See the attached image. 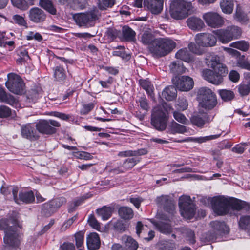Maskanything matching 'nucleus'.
I'll use <instances>...</instances> for the list:
<instances>
[{
    "mask_svg": "<svg viewBox=\"0 0 250 250\" xmlns=\"http://www.w3.org/2000/svg\"><path fill=\"white\" fill-rule=\"evenodd\" d=\"M206 63L212 69H204L202 72L203 78L214 85L221 84L228 73L227 66L221 62L220 57L214 54L208 56Z\"/></svg>",
    "mask_w": 250,
    "mask_h": 250,
    "instance_id": "obj_1",
    "label": "nucleus"
},
{
    "mask_svg": "<svg viewBox=\"0 0 250 250\" xmlns=\"http://www.w3.org/2000/svg\"><path fill=\"white\" fill-rule=\"evenodd\" d=\"M211 204L215 213L219 215L229 212L230 208L234 210H246L250 208V205L246 202L234 198H227L224 196H218L211 199Z\"/></svg>",
    "mask_w": 250,
    "mask_h": 250,
    "instance_id": "obj_2",
    "label": "nucleus"
},
{
    "mask_svg": "<svg viewBox=\"0 0 250 250\" xmlns=\"http://www.w3.org/2000/svg\"><path fill=\"white\" fill-rule=\"evenodd\" d=\"M176 45V42L170 38H157L150 45L149 51L154 56L163 57L169 53Z\"/></svg>",
    "mask_w": 250,
    "mask_h": 250,
    "instance_id": "obj_3",
    "label": "nucleus"
},
{
    "mask_svg": "<svg viewBox=\"0 0 250 250\" xmlns=\"http://www.w3.org/2000/svg\"><path fill=\"white\" fill-rule=\"evenodd\" d=\"M8 220H0V229L4 231V242L8 247L12 248H18L20 245L21 235L15 229L8 226Z\"/></svg>",
    "mask_w": 250,
    "mask_h": 250,
    "instance_id": "obj_4",
    "label": "nucleus"
},
{
    "mask_svg": "<svg viewBox=\"0 0 250 250\" xmlns=\"http://www.w3.org/2000/svg\"><path fill=\"white\" fill-rule=\"evenodd\" d=\"M197 99L199 105L206 110L213 109L217 104L216 95L207 87H203L198 89Z\"/></svg>",
    "mask_w": 250,
    "mask_h": 250,
    "instance_id": "obj_5",
    "label": "nucleus"
},
{
    "mask_svg": "<svg viewBox=\"0 0 250 250\" xmlns=\"http://www.w3.org/2000/svg\"><path fill=\"white\" fill-rule=\"evenodd\" d=\"M191 2H187L184 0H174L170 5L171 16L176 20L184 18L191 8Z\"/></svg>",
    "mask_w": 250,
    "mask_h": 250,
    "instance_id": "obj_6",
    "label": "nucleus"
},
{
    "mask_svg": "<svg viewBox=\"0 0 250 250\" xmlns=\"http://www.w3.org/2000/svg\"><path fill=\"white\" fill-rule=\"evenodd\" d=\"M175 212L174 205L171 204L169 208H166V212L163 214L161 218V221L156 224L158 230L162 233L169 234L171 232V228L169 224L173 219Z\"/></svg>",
    "mask_w": 250,
    "mask_h": 250,
    "instance_id": "obj_7",
    "label": "nucleus"
},
{
    "mask_svg": "<svg viewBox=\"0 0 250 250\" xmlns=\"http://www.w3.org/2000/svg\"><path fill=\"white\" fill-rule=\"evenodd\" d=\"M179 206L181 214L183 217L187 219H190L193 217L195 213V205L189 196H181L179 199Z\"/></svg>",
    "mask_w": 250,
    "mask_h": 250,
    "instance_id": "obj_8",
    "label": "nucleus"
},
{
    "mask_svg": "<svg viewBox=\"0 0 250 250\" xmlns=\"http://www.w3.org/2000/svg\"><path fill=\"white\" fill-rule=\"evenodd\" d=\"M7 77L6 86L10 91L16 94H22L24 93V84L20 76L11 73L8 74Z\"/></svg>",
    "mask_w": 250,
    "mask_h": 250,
    "instance_id": "obj_9",
    "label": "nucleus"
},
{
    "mask_svg": "<svg viewBox=\"0 0 250 250\" xmlns=\"http://www.w3.org/2000/svg\"><path fill=\"white\" fill-rule=\"evenodd\" d=\"M73 18L76 23L80 26H92L94 21L98 19V11L94 10L76 14Z\"/></svg>",
    "mask_w": 250,
    "mask_h": 250,
    "instance_id": "obj_10",
    "label": "nucleus"
},
{
    "mask_svg": "<svg viewBox=\"0 0 250 250\" xmlns=\"http://www.w3.org/2000/svg\"><path fill=\"white\" fill-rule=\"evenodd\" d=\"M61 124L54 120H41L36 125V129L40 132L45 134H51L56 132L54 127H59Z\"/></svg>",
    "mask_w": 250,
    "mask_h": 250,
    "instance_id": "obj_11",
    "label": "nucleus"
},
{
    "mask_svg": "<svg viewBox=\"0 0 250 250\" xmlns=\"http://www.w3.org/2000/svg\"><path fill=\"white\" fill-rule=\"evenodd\" d=\"M172 81L177 88L183 91H189L194 85L193 79L187 76H175L172 79Z\"/></svg>",
    "mask_w": 250,
    "mask_h": 250,
    "instance_id": "obj_12",
    "label": "nucleus"
},
{
    "mask_svg": "<svg viewBox=\"0 0 250 250\" xmlns=\"http://www.w3.org/2000/svg\"><path fill=\"white\" fill-rule=\"evenodd\" d=\"M195 41L198 45L203 47L214 46L217 42L216 37L208 33L197 34L195 37Z\"/></svg>",
    "mask_w": 250,
    "mask_h": 250,
    "instance_id": "obj_13",
    "label": "nucleus"
},
{
    "mask_svg": "<svg viewBox=\"0 0 250 250\" xmlns=\"http://www.w3.org/2000/svg\"><path fill=\"white\" fill-rule=\"evenodd\" d=\"M203 19L208 26L213 28L221 27L224 23L223 18L214 12H208L204 14Z\"/></svg>",
    "mask_w": 250,
    "mask_h": 250,
    "instance_id": "obj_14",
    "label": "nucleus"
},
{
    "mask_svg": "<svg viewBox=\"0 0 250 250\" xmlns=\"http://www.w3.org/2000/svg\"><path fill=\"white\" fill-rule=\"evenodd\" d=\"M166 114L162 111H159L158 108L153 110L151 118L152 125L158 130H163L166 127Z\"/></svg>",
    "mask_w": 250,
    "mask_h": 250,
    "instance_id": "obj_15",
    "label": "nucleus"
},
{
    "mask_svg": "<svg viewBox=\"0 0 250 250\" xmlns=\"http://www.w3.org/2000/svg\"><path fill=\"white\" fill-rule=\"evenodd\" d=\"M18 192V187H14L12 189V194L14 199L17 204H20L21 201L25 203H31L35 200L34 195L32 191H21L20 192L19 198L17 196Z\"/></svg>",
    "mask_w": 250,
    "mask_h": 250,
    "instance_id": "obj_16",
    "label": "nucleus"
},
{
    "mask_svg": "<svg viewBox=\"0 0 250 250\" xmlns=\"http://www.w3.org/2000/svg\"><path fill=\"white\" fill-rule=\"evenodd\" d=\"M164 0H145V6L153 14H158L163 8Z\"/></svg>",
    "mask_w": 250,
    "mask_h": 250,
    "instance_id": "obj_17",
    "label": "nucleus"
},
{
    "mask_svg": "<svg viewBox=\"0 0 250 250\" xmlns=\"http://www.w3.org/2000/svg\"><path fill=\"white\" fill-rule=\"evenodd\" d=\"M29 18L35 23L43 21L46 18L45 13L38 7H33L29 11Z\"/></svg>",
    "mask_w": 250,
    "mask_h": 250,
    "instance_id": "obj_18",
    "label": "nucleus"
},
{
    "mask_svg": "<svg viewBox=\"0 0 250 250\" xmlns=\"http://www.w3.org/2000/svg\"><path fill=\"white\" fill-rule=\"evenodd\" d=\"M86 245L89 250L99 249L101 245L99 235L96 232L89 234L86 237Z\"/></svg>",
    "mask_w": 250,
    "mask_h": 250,
    "instance_id": "obj_19",
    "label": "nucleus"
},
{
    "mask_svg": "<svg viewBox=\"0 0 250 250\" xmlns=\"http://www.w3.org/2000/svg\"><path fill=\"white\" fill-rule=\"evenodd\" d=\"M34 125L32 124H27L21 127V134L22 137L33 139L36 137V130L34 128Z\"/></svg>",
    "mask_w": 250,
    "mask_h": 250,
    "instance_id": "obj_20",
    "label": "nucleus"
},
{
    "mask_svg": "<svg viewBox=\"0 0 250 250\" xmlns=\"http://www.w3.org/2000/svg\"><path fill=\"white\" fill-rule=\"evenodd\" d=\"M187 23L188 27L193 31H200L204 26L203 21L200 18L194 16L188 18Z\"/></svg>",
    "mask_w": 250,
    "mask_h": 250,
    "instance_id": "obj_21",
    "label": "nucleus"
},
{
    "mask_svg": "<svg viewBox=\"0 0 250 250\" xmlns=\"http://www.w3.org/2000/svg\"><path fill=\"white\" fill-rule=\"evenodd\" d=\"M168 132L172 134H186L189 131L188 128L186 126L178 124L174 121H172L168 125Z\"/></svg>",
    "mask_w": 250,
    "mask_h": 250,
    "instance_id": "obj_22",
    "label": "nucleus"
},
{
    "mask_svg": "<svg viewBox=\"0 0 250 250\" xmlns=\"http://www.w3.org/2000/svg\"><path fill=\"white\" fill-rule=\"evenodd\" d=\"M210 225L216 235L228 233L229 230V228L223 222L212 221L211 222Z\"/></svg>",
    "mask_w": 250,
    "mask_h": 250,
    "instance_id": "obj_23",
    "label": "nucleus"
},
{
    "mask_svg": "<svg viewBox=\"0 0 250 250\" xmlns=\"http://www.w3.org/2000/svg\"><path fill=\"white\" fill-rule=\"evenodd\" d=\"M121 240L125 245V250H137L138 248L137 242L129 236L124 235Z\"/></svg>",
    "mask_w": 250,
    "mask_h": 250,
    "instance_id": "obj_24",
    "label": "nucleus"
},
{
    "mask_svg": "<svg viewBox=\"0 0 250 250\" xmlns=\"http://www.w3.org/2000/svg\"><path fill=\"white\" fill-rule=\"evenodd\" d=\"M213 33L218 37L219 41L223 43H227L232 40V36L228 27L226 29H218L214 31Z\"/></svg>",
    "mask_w": 250,
    "mask_h": 250,
    "instance_id": "obj_25",
    "label": "nucleus"
},
{
    "mask_svg": "<svg viewBox=\"0 0 250 250\" xmlns=\"http://www.w3.org/2000/svg\"><path fill=\"white\" fill-rule=\"evenodd\" d=\"M220 135H212L210 136H207L204 137H188L181 140H175V142L182 143L188 141L195 142L198 143H202L206 142L208 141L213 140L218 138Z\"/></svg>",
    "mask_w": 250,
    "mask_h": 250,
    "instance_id": "obj_26",
    "label": "nucleus"
},
{
    "mask_svg": "<svg viewBox=\"0 0 250 250\" xmlns=\"http://www.w3.org/2000/svg\"><path fill=\"white\" fill-rule=\"evenodd\" d=\"M176 58L188 63H191L194 61L193 56L190 54L187 48L179 50L175 54Z\"/></svg>",
    "mask_w": 250,
    "mask_h": 250,
    "instance_id": "obj_27",
    "label": "nucleus"
},
{
    "mask_svg": "<svg viewBox=\"0 0 250 250\" xmlns=\"http://www.w3.org/2000/svg\"><path fill=\"white\" fill-rule=\"evenodd\" d=\"M162 96L167 101H172L177 97L176 88L173 86H167L162 91Z\"/></svg>",
    "mask_w": 250,
    "mask_h": 250,
    "instance_id": "obj_28",
    "label": "nucleus"
},
{
    "mask_svg": "<svg viewBox=\"0 0 250 250\" xmlns=\"http://www.w3.org/2000/svg\"><path fill=\"white\" fill-rule=\"evenodd\" d=\"M54 77L55 80L59 82H63L66 78V72L64 68L61 65L55 67L54 69Z\"/></svg>",
    "mask_w": 250,
    "mask_h": 250,
    "instance_id": "obj_29",
    "label": "nucleus"
},
{
    "mask_svg": "<svg viewBox=\"0 0 250 250\" xmlns=\"http://www.w3.org/2000/svg\"><path fill=\"white\" fill-rule=\"evenodd\" d=\"M220 6L223 13L229 14L233 11L234 2L233 0H221Z\"/></svg>",
    "mask_w": 250,
    "mask_h": 250,
    "instance_id": "obj_30",
    "label": "nucleus"
},
{
    "mask_svg": "<svg viewBox=\"0 0 250 250\" xmlns=\"http://www.w3.org/2000/svg\"><path fill=\"white\" fill-rule=\"evenodd\" d=\"M147 150L145 149H141L136 151L126 150L121 151L118 153V156L120 157L137 156H141L146 154Z\"/></svg>",
    "mask_w": 250,
    "mask_h": 250,
    "instance_id": "obj_31",
    "label": "nucleus"
},
{
    "mask_svg": "<svg viewBox=\"0 0 250 250\" xmlns=\"http://www.w3.org/2000/svg\"><path fill=\"white\" fill-rule=\"evenodd\" d=\"M118 213L119 216L125 220H129L133 216L132 209L127 207H121L119 209Z\"/></svg>",
    "mask_w": 250,
    "mask_h": 250,
    "instance_id": "obj_32",
    "label": "nucleus"
},
{
    "mask_svg": "<svg viewBox=\"0 0 250 250\" xmlns=\"http://www.w3.org/2000/svg\"><path fill=\"white\" fill-rule=\"evenodd\" d=\"M96 212L98 216L100 217L102 220H106L111 216L112 208L110 207H104L97 209Z\"/></svg>",
    "mask_w": 250,
    "mask_h": 250,
    "instance_id": "obj_33",
    "label": "nucleus"
},
{
    "mask_svg": "<svg viewBox=\"0 0 250 250\" xmlns=\"http://www.w3.org/2000/svg\"><path fill=\"white\" fill-rule=\"evenodd\" d=\"M139 83L142 87L147 92L148 96H149L151 98L153 99L154 87L150 82L146 80H141L139 82Z\"/></svg>",
    "mask_w": 250,
    "mask_h": 250,
    "instance_id": "obj_34",
    "label": "nucleus"
},
{
    "mask_svg": "<svg viewBox=\"0 0 250 250\" xmlns=\"http://www.w3.org/2000/svg\"><path fill=\"white\" fill-rule=\"evenodd\" d=\"M40 5L49 13L55 15L56 13V8L52 2L49 0H40Z\"/></svg>",
    "mask_w": 250,
    "mask_h": 250,
    "instance_id": "obj_35",
    "label": "nucleus"
},
{
    "mask_svg": "<svg viewBox=\"0 0 250 250\" xmlns=\"http://www.w3.org/2000/svg\"><path fill=\"white\" fill-rule=\"evenodd\" d=\"M238 223L239 227L247 230L250 235V216L245 215L241 217Z\"/></svg>",
    "mask_w": 250,
    "mask_h": 250,
    "instance_id": "obj_36",
    "label": "nucleus"
},
{
    "mask_svg": "<svg viewBox=\"0 0 250 250\" xmlns=\"http://www.w3.org/2000/svg\"><path fill=\"white\" fill-rule=\"evenodd\" d=\"M124 39L127 41H133L135 37V32L130 27L124 26L122 29Z\"/></svg>",
    "mask_w": 250,
    "mask_h": 250,
    "instance_id": "obj_37",
    "label": "nucleus"
},
{
    "mask_svg": "<svg viewBox=\"0 0 250 250\" xmlns=\"http://www.w3.org/2000/svg\"><path fill=\"white\" fill-rule=\"evenodd\" d=\"M171 72L175 74L185 73L187 69L182 63L179 62H173L169 65Z\"/></svg>",
    "mask_w": 250,
    "mask_h": 250,
    "instance_id": "obj_38",
    "label": "nucleus"
},
{
    "mask_svg": "<svg viewBox=\"0 0 250 250\" xmlns=\"http://www.w3.org/2000/svg\"><path fill=\"white\" fill-rule=\"evenodd\" d=\"M180 110H174L173 111V116L175 120L178 122L184 124L188 125L189 121L185 115L180 112Z\"/></svg>",
    "mask_w": 250,
    "mask_h": 250,
    "instance_id": "obj_39",
    "label": "nucleus"
},
{
    "mask_svg": "<svg viewBox=\"0 0 250 250\" xmlns=\"http://www.w3.org/2000/svg\"><path fill=\"white\" fill-rule=\"evenodd\" d=\"M229 46L243 51H246L249 47V43L245 41H239L232 42Z\"/></svg>",
    "mask_w": 250,
    "mask_h": 250,
    "instance_id": "obj_40",
    "label": "nucleus"
},
{
    "mask_svg": "<svg viewBox=\"0 0 250 250\" xmlns=\"http://www.w3.org/2000/svg\"><path fill=\"white\" fill-rule=\"evenodd\" d=\"M219 93L221 98L225 101H230L234 97V94L231 90L222 89L219 91Z\"/></svg>",
    "mask_w": 250,
    "mask_h": 250,
    "instance_id": "obj_41",
    "label": "nucleus"
},
{
    "mask_svg": "<svg viewBox=\"0 0 250 250\" xmlns=\"http://www.w3.org/2000/svg\"><path fill=\"white\" fill-rule=\"evenodd\" d=\"M65 202V199L63 197L55 199L50 202L49 208L51 209H57L60 208Z\"/></svg>",
    "mask_w": 250,
    "mask_h": 250,
    "instance_id": "obj_42",
    "label": "nucleus"
},
{
    "mask_svg": "<svg viewBox=\"0 0 250 250\" xmlns=\"http://www.w3.org/2000/svg\"><path fill=\"white\" fill-rule=\"evenodd\" d=\"M140 162L139 158H132L125 160L123 163V167L126 169L132 168L135 165Z\"/></svg>",
    "mask_w": 250,
    "mask_h": 250,
    "instance_id": "obj_43",
    "label": "nucleus"
},
{
    "mask_svg": "<svg viewBox=\"0 0 250 250\" xmlns=\"http://www.w3.org/2000/svg\"><path fill=\"white\" fill-rule=\"evenodd\" d=\"M191 122L198 127H202L205 123V120L200 115H194L190 119Z\"/></svg>",
    "mask_w": 250,
    "mask_h": 250,
    "instance_id": "obj_44",
    "label": "nucleus"
},
{
    "mask_svg": "<svg viewBox=\"0 0 250 250\" xmlns=\"http://www.w3.org/2000/svg\"><path fill=\"white\" fill-rule=\"evenodd\" d=\"M155 40L152 34L148 32L144 33L141 37V42L144 44H150L151 45Z\"/></svg>",
    "mask_w": 250,
    "mask_h": 250,
    "instance_id": "obj_45",
    "label": "nucleus"
},
{
    "mask_svg": "<svg viewBox=\"0 0 250 250\" xmlns=\"http://www.w3.org/2000/svg\"><path fill=\"white\" fill-rule=\"evenodd\" d=\"M12 5L22 10L27 9L28 6L25 0H11Z\"/></svg>",
    "mask_w": 250,
    "mask_h": 250,
    "instance_id": "obj_46",
    "label": "nucleus"
},
{
    "mask_svg": "<svg viewBox=\"0 0 250 250\" xmlns=\"http://www.w3.org/2000/svg\"><path fill=\"white\" fill-rule=\"evenodd\" d=\"M238 88L240 94L242 96L248 95L250 92V84L249 82L247 83H241Z\"/></svg>",
    "mask_w": 250,
    "mask_h": 250,
    "instance_id": "obj_47",
    "label": "nucleus"
},
{
    "mask_svg": "<svg viewBox=\"0 0 250 250\" xmlns=\"http://www.w3.org/2000/svg\"><path fill=\"white\" fill-rule=\"evenodd\" d=\"M236 65L242 69L250 70V62L245 59L244 56L239 58L237 61Z\"/></svg>",
    "mask_w": 250,
    "mask_h": 250,
    "instance_id": "obj_48",
    "label": "nucleus"
},
{
    "mask_svg": "<svg viewBox=\"0 0 250 250\" xmlns=\"http://www.w3.org/2000/svg\"><path fill=\"white\" fill-rule=\"evenodd\" d=\"M13 23L17 24L20 26H26V22L24 18L19 15H14L12 17V21H11Z\"/></svg>",
    "mask_w": 250,
    "mask_h": 250,
    "instance_id": "obj_49",
    "label": "nucleus"
},
{
    "mask_svg": "<svg viewBox=\"0 0 250 250\" xmlns=\"http://www.w3.org/2000/svg\"><path fill=\"white\" fill-rule=\"evenodd\" d=\"M229 30L230 32V34L232 36V40L233 39H237L239 37L241 34L240 29L235 26H228Z\"/></svg>",
    "mask_w": 250,
    "mask_h": 250,
    "instance_id": "obj_50",
    "label": "nucleus"
},
{
    "mask_svg": "<svg viewBox=\"0 0 250 250\" xmlns=\"http://www.w3.org/2000/svg\"><path fill=\"white\" fill-rule=\"evenodd\" d=\"M177 110L184 111L186 110L188 107V103L186 99L184 98L179 99L178 103L176 105Z\"/></svg>",
    "mask_w": 250,
    "mask_h": 250,
    "instance_id": "obj_51",
    "label": "nucleus"
},
{
    "mask_svg": "<svg viewBox=\"0 0 250 250\" xmlns=\"http://www.w3.org/2000/svg\"><path fill=\"white\" fill-rule=\"evenodd\" d=\"M183 233L186 235L187 240L190 244H194L195 243V235L191 229H185Z\"/></svg>",
    "mask_w": 250,
    "mask_h": 250,
    "instance_id": "obj_52",
    "label": "nucleus"
},
{
    "mask_svg": "<svg viewBox=\"0 0 250 250\" xmlns=\"http://www.w3.org/2000/svg\"><path fill=\"white\" fill-rule=\"evenodd\" d=\"M11 114V110L5 105L0 106V117L6 118Z\"/></svg>",
    "mask_w": 250,
    "mask_h": 250,
    "instance_id": "obj_53",
    "label": "nucleus"
},
{
    "mask_svg": "<svg viewBox=\"0 0 250 250\" xmlns=\"http://www.w3.org/2000/svg\"><path fill=\"white\" fill-rule=\"evenodd\" d=\"M115 0H102L99 7L101 9L112 7L115 4Z\"/></svg>",
    "mask_w": 250,
    "mask_h": 250,
    "instance_id": "obj_54",
    "label": "nucleus"
},
{
    "mask_svg": "<svg viewBox=\"0 0 250 250\" xmlns=\"http://www.w3.org/2000/svg\"><path fill=\"white\" fill-rule=\"evenodd\" d=\"M76 156L80 159H83L85 160H91L93 158L92 155L87 152L85 151H79L76 153Z\"/></svg>",
    "mask_w": 250,
    "mask_h": 250,
    "instance_id": "obj_55",
    "label": "nucleus"
},
{
    "mask_svg": "<svg viewBox=\"0 0 250 250\" xmlns=\"http://www.w3.org/2000/svg\"><path fill=\"white\" fill-rule=\"evenodd\" d=\"M26 39L28 40H35L38 41H41L42 39L41 35L37 32H29L26 36Z\"/></svg>",
    "mask_w": 250,
    "mask_h": 250,
    "instance_id": "obj_56",
    "label": "nucleus"
},
{
    "mask_svg": "<svg viewBox=\"0 0 250 250\" xmlns=\"http://www.w3.org/2000/svg\"><path fill=\"white\" fill-rule=\"evenodd\" d=\"M88 222L89 225L96 229L98 230L100 228L99 223L93 215H89Z\"/></svg>",
    "mask_w": 250,
    "mask_h": 250,
    "instance_id": "obj_57",
    "label": "nucleus"
},
{
    "mask_svg": "<svg viewBox=\"0 0 250 250\" xmlns=\"http://www.w3.org/2000/svg\"><path fill=\"white\" fill-rule=\"evenodd\" d=\"M229 78L232 82L237 83L240 79V74L235 70H231L229 74Z\"/></svg>",
    "mask_w": 250,
    "mask_h": 250,
    "instance_id": "obj_58",
    "label": "nucleus"
},
{
    "mask_svg": "<svg viewBox=\"0 0 250 250\" xmlns=\"http://www.w3.org/2000/svg\"><path fill=\"white\" fill-rule=\"evenodd\" d=\"M76 245L77 248L82 247L83 243L84 236L80 232L75 234Z\"/></svg>",
    "mask_w": 250,
    "mask_h": 250,
    "instance_id": "obj_59",
    "label": "nucleus"
},
{
    "mask_svg": "<svg viewBox=\"0 0 250 250\" xmlns=\"http://www.w3.org/2000/svg\"><path fill=\"white\" fill-rule=\"evenodd\" d=\"M235 18L238 21L243 22H245L248 20L245 14L240 10H238L237 9L235 14Z\"/></svg>",
    "mask_w": 250,
    "mask_h": 250,
    "instance_id": "obj_60",
    "label": "nucleus"
},
{
    "mask_svg": "<svg viewBox=\"0 0 250 250\" xmlns=\"http://www.w3.org/2000/svg\"><path fill=\"white\" fill-rule=\"evenodd\" d=\"M246 145V143H241L235 146L232 148V151L239 154L242 153L245 150V146Z\"/></svg>",
    "mask_w": 250,
    "mask_h": 250,
    "instance_id": "obj_61",
    "label": "nucleus"
},
{
    "mask_svg": "<svg viewBox=\"0 0 250 250\" xmlns=\"http://www.w3.org/2000/svg\"><path fill=\"white\" fill-rule=\"evenodd\" d=\"M50 115L65 121L68 120L70 118V116L69 115L59 112H51Z\"/></svg>",
    "mask_w": 250,
    "mask_h": 250,
    "instance_id": "obj_62",
    "label": "nucleus"
},
{
    "mask_svg": "<svg viewBox=\"0 0 250 250\" xmlns=\"http://www.w3.org/2000/svg\"><path fill=\"white\" fill-rule=\"evenodd\" d=\"M4 103L15 107H16L18 104V101L13 96L10 94L8 95Z\"/></svg>",
    "mask_w": 250,
    "mask_h": 250,
    "instance_id": "obj_63",
    "label": "nucleus"
},
{
    "mask_svg": "<svg viewBox=\"0 0 250 250\" xmlns=\"http://www.w3.org/2000/svg\"><path fill=\"white\" fill-rule=\"evenodd\" d=\"M140 107L144 110H148L149 105L146 98L141 97L139 100Z\"/></svg>",
    "mask_w": 250,
    "mask_h": 250,
    "instance_id": "obj_64",
    "label": "nucleus"
}]
</instances>
